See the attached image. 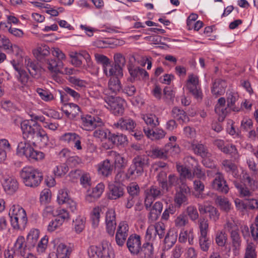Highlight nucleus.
Listing matches in <instances>:
<instances>
[{"label": "nucleus", "instance_id": "1", "mask_svg": "<svg viewBox=\"0 0 258 258\" xmlns=\"http://www.w3.org/2000/svg\"><path fill=\"white\" fill-rule=\"evenodd\" d=\"M20 176L27 186L35 187L38 186L43 179L42 173L32 166H26L21 170Z\"/></svg>", "mask_w": 258, "mask_h": 258}, {"label": "nucleus", "instance_id": "2", "mask_svg": "<svg viewBox=\"0 0 258 258\" xmlns=\"http://www.w3.org/2000/svg\"><path fill=\"white\" fill-rule=\"evenodd\" d=\"M17 153L21 156H25L31 162L41 161L45 157L43 152L35 150L30 143L27 142H21L18 144Z\"/></svg>", "mask_w": 258, "mask_h": 258}, {"label": "nucleus", "instance_id": "3", "mask_svg": "<svg viewBox=\"0 0 258 258\" xmlns=\"http://www.w3.org/2000/svg\"><path fill=\"white\" fill-rule=\"evenodd\" d=\"M149 165V159L145 155H140L135 157L132 161L126 172V176L132 179H135L141 176L144 169Z\"/></svg>", "mask_w": 258, "mask_h": 258}, {"label": "nucleus", "instance_id": "4", "mask_svg": "<svg viewBox=\"0 0 258 258\" xmlns=\"http://www.w3.org/2000/svg\"><path fill=\"white\" fill-rule=\"evenodd\" d=\"M165 231V225L162 222H157L154 225H151L146 230L145 241L158 245L160 240L164 237Z\"/></svg>", "mask_w": 258, "mask_h": 258}, {"label": "nucleus", "instance_id": "5", "mask_svg": "<svg viewBox=\"0 0 258 258\" xmlns=\"http://www.w3.org/2000/svg\"><path fill=\"white\" fill-rule=\"evenodd\" d=\"M105 106L115 115H121L124 110L125 100L119 97L107 96L104 98Z\"/></svg>", "mask_w": 258, "mask_h": 258}, {"label": "nucleus", "instance_id": "6", "mask_svg": "<svg viewBox=\"0 0 258 258\" xmlns=\"http://www.w3.org/2000/svg\"><path fill=\"white\" fill-rule=\"evenodd\" d=\"M82 128L86 131H92L97 126L103 124L101 118L96 116L85 115L81 117Z\"/></svg>", "mask_w": 258, "mask_h": 258}, {"label": "nucleus", "instance_id": "7", "mask_svg": "<svg viewBox=\"0 0 258 258\" xmlns=\"http://www.w3.org/2000/svg\"><path fill=\"white\" fill-rule=\"evenodd\" d=\"M129 226L125 221L120 222L116 229L115 234V242L119 246H122L125 244L126 238L128 235Z\"/></svg>", "mask_w": 258, "mask_h": 258}, {"label": "nucleus", "instance_id": "8", "mask_svg": "<svg viewBox=\"0 0 258 258\" xmlns=\"http://www.w3.org/2000/svg\"><path fill=\"white\" fill-rule=\"evenodd\" d=\"M136 125V121L133 119L128 117H124L120 118L117 122H115L113 127L122 131L134 133V129Z\"/></svg>", "mask_w": 258, "mask_h": 258}, {"label": "nucleus", "instance_id": "9", "mask_svg": "<svg viewBox=\"0 0 258 258\" xmlns=\"http://www.w3.org/2000/svg\"><path fill=\"white\" fill-rule=\"evenodd\" d=\"M105 225L107 233L111 236H113L116 227V215L114 210L110 209L106 212Z\"/></svg>", "mask_w": 258, "mask_h": 258}, {"label": "nucleus", "instance_id": "10", "mask_svg": "<svg viewBox=\"0 0 258 258\" xmlns=\"http://www.w3.org/2000/svg\"><path fill=\"white\" fill-rule=\"evenodd\" d=\"M126 246L132 254H138L141 250L140 236L136 234L131 235L127 240Z\"/></svg>", "mask_w": 258, "mask_h": 258}, {"label": "nucleus", "instance_id": "11", "mask_svg": "<svg viewBox=\"0 0 258 258\" xmlns=\"http://www.w3.org/2000/svg\"><path fill=\"white\" fill-rule=\"evenodd\" d=\"M39 126L37 122L32 123L30 121L26 120L21 123V128L24 136L33 139Z\"/></svg>", "mask_w": 258, "mask_h": 258}, {"label": "nucleus", "instance_id": "12", "mask_svg": "<svg viewBox=\"0 0 258 258\" xmlns=\"http://www.w3.org/2000/svg\"><path fill=\"white\" fill-rule=\"evenodd\" d=\"M128 70L130 75L128 80L131 82H134L136 80H146L149 78L148 72L143 68L130 67Z\"/></svg>", "mask_w": 258, "mask_h": 258}, {"label": "nucleus", "instance_id": "13", "mask_svg": "<svg viewBox=\"0 0 258 258\" xmlns=\"http://www.w3.org/2000/svg\"><path fill=\"white\" fill-rule=\"evenodd\" d=\"M104 184L100 182L91 189L87 191L85 200L88 203H92L99 198L104 190Z\"/></svg>", "mask_w": 258, "mask_h": 258}, {"label": "nucleus", "instance_id": "14", "mask_svg": "<svg viewBox=\"0 0 258 258\" xmlns=\"http://www.w3.org/2000/svg\"><path fill=\"white\" fill-rule=\"evenodd\" d=\"M211 186L213 189L223 194H227L229 188L223 174H219L212 181Z\"/></svg>", "mask_w": 258, "mask_h": 258}, {"label": "nucleus", "instance_id": "15", "mask_svg": "<svg viewBox=\"0 0 258 258\" xmlns=\"http://www.w3.org/2000/svg\"><path fill=\"white\" fill-rule=\"evenodd\" d=\"M61 140L68 144H74V147L78 150L82 149L81 146V137L75 133H67L60 137Z\"/></svg>", "mask_w": 258, "mask_h": 258}, {"label": "nucleus", "instance_id": "16", "mask_svg": "<svg viewBox=\"0 0 258 258\" xmlns=\"http://www.w3.org/2000/svg\"><path fill=\"white\" fill-rule=\"evenodd\" d=\"M9 216L10 218H17L18 217L22 223L23 221H26L27 222L26 213L24 209L19 205H13L10 207L9 212Z\"/></svg>", "mask_w": 258, "mask_h": 258}, {"label": "nucleus", "instance_id": "17", "mask_svg": "<svg viewBox=\"0 0 258 258\" xmlns=\"http://www.w3.org/2000/svg\"><path fill=\"white\" fill-rule=\"evenodd\" d=\"M199 211L201 214H209L210 220L216 222L219 218L220 214L218 210L212 206H206L201 204H198Z\"/></svg>", "mask_w": 258, "mask_h": 258}, {"label": "nucleus", "instance_id": "18", "mask_svg": "<svg viewBox=\"0 0 258 258\" xmlns=\"http://www.w3.org/2000/svg\"><path fill=\"white\" fill-rule=\"evenodd\" d=\"M226 95L227 108L234 112L239 111L240 108L236 106V102L239 98L238 93L235 91L228 90Z\"/></svg>", "mask_w": 258, "mask_h": 258}, {"label": "nucleus", "instance_id": "19", "mask_svg": "<svg viewBox=\"0 0 258 258\" xmlns=\"http://www.w3.org/2000/svg\"><path fill=\"white\" fill-rule=\"evenodd\" d=\"M141 118L147 125L146 128H154L159 125L158 117L152 113H142L141 115Z\"/></svg>", "mask_w": 258, "mask_h": 258}, {"label": "nucleus", "instance_id": "20", "mask_svg": "<svg viewBox=\"0 0 258 258\" xmlns=\"http://www.w3.org/2000/svg\"><path fill=\"white\" fill-rule=\"evenodd\" d=\"M227 84L226 82L221 79L215 80L211 89L212 93L216 97L224 94Z\"/></svg>", "mask_w": 258, "mask_h": 258}, {"label": "nucleus", "instance_id": "21", "mask_svg": "<svg viewBox=\"0 0 258 258\" xmlns=\"http://www.w3.org/2000/svg\"><path fill=\"white\" fill-rule=\"evenodd\" d=\"M3 186L8 194H12L17 190L18 183L15 178L8 176L4 178Z\"/></svg>", "mask_w": 258, "mask_h": 258}, {"label": "nucleus", "instance_id": "22", "mask_svg": "<svg viewBox=\"0 0 258 258\" xmlns=\"http://www.w3.org/2000/svg\"><path fill=\"white\" fill-rule=\"evenodd\" d=\"M62 110L68 117H75L80 112V107L76 104L64 103Z\"/></svg>", "mask_w": 258, "mask_h": 258}, {"label": "nucleus", "instance_id": "23", "mask_svg": "<svg viewBox=\"0 0 258 258\" xmlns=\"http://www.w3.org/2000/svg\"><path fill=\"white\" fill-rule=\"evenodd\" d=\"M108 198L110 200H116L122 197L124 194L123 188L118 184H109Z\"/></svg>", "mask_w": 258, "mask_h": 258}, {"label": "nucleus", "instance_id": "24", "mask_svg": "<svg viewBox=\"0 0 258 258\" xmlns=\"http://www.w3.org/2000/svg\"><path fill=\"white\" fill-rule=\"evenodd\" d=\"M164 236V249L168 250L176 243L177 238V233L174 230L170 229Z\"/></svg>", "mask_w": 258, "mask_h": 258}, {"label": "nucleus", "instance_id": "25", "mask_svg": "<svg viewBox=\"0 0 258 258\" xmlns=\"http://www.w3.org/2000/svg\"><path fill=\"white\" fill-rule=\"evenodd\" d=\"M113 170V166L109 160L106 159L101 162L98 165L99 174L107 177L111 175Z\"/></svg>", "mask_w": 258, "mask_h": 258}, {"label": "nucleus", "instance_id": "26", "mask_svg": "<svg viewBox=\"0 0 258 258\" xmlns=\"http://www.w3.org/2000/svg\"><path fill=\"white\" fill-rule=\"evenodd\" d=\"M105 249L102 246H90L88 250L89 258H105Z\"/></svg>", "mask_w": 258, "mask_h": 258}, {"label": "nucleus", "instance_id": "27", "mask_svg": "<svg viewBox=\"0 0 258 258\" xmlns=\"http://www.w3.org/2000/svg\"><path fill=\"white\" fill-rule=\"evenodd\" d=\"M27 246L25 237L23 236L20 235L18 237L15 242L13 248L16 252L20 253L21 256H24L26 253Z\"/></svg>", "mask_w": 258, "mask_h": 258}, {"label": "nucleus", "instance_id": "28", "mask_svg": "<svg viewBox=\"0 0 258 258\" xmlns=\"http://www.w3.org/2000/svg\"><path fill=\"white\" fill-rule=\"evenodd\" d=\"M144 128V132L145 135L152 140H159L163 138L165 136V132L162 129L156 128Z\"/></svg>", "mask_w": 258, "mask_h": 258}, {"label": "nucleus", "instance_id": "29", "mask_svg": "<svg viewBox=\"0 0 258 258\" xmlns=\"http://www.w3.org/2000/svg\"><path fill=\"white\" fill-rule=\"evenodd\" d=\"M163 209V204L160 202H156L150 209L149 218L152 221H155L158 219Z\"/></svg>", "mask_w": 258, "mask_h": 258}, {"label": "nucleus", "instance_id": "30", "mask_svg": "<svg viewBox=\"0 0 258 258\" xmlns=\"http://www.w3.org/2000/svg\"><path fill=\"white\" fill-rule=\"evenodd\" d=\"M172 116L179 122H185L188 121V117L186 112L178 107H174L171 111Z\"/></svg>", "mask_w": 258, "mask_h": 258}, {"label": "nucleus", "instance_id": "31", "mask_svg": "<svg viewBox=\"0 0 258 258\" xmlns=\"http://www.w3.org/2000/svg\"><path fill=\"white\" fill-rule=\"evenodd\" d=\"M121 85L119 79L117 77H111L108 83V89L105 91H110V93L117 94L120 91Z\"/></svg>", "mask_w": 258, "mask_h": 258}, {"label": "nucleus", "instance_id": "32", "mask_svg": "<svg viewBox=\"0 0 258 258\" xmlns=\"http://www.w3.org/2000/svg\"><path fill=\"white\" fill-rule=\"evenodd\" d=\"M230 238L231 241L233 251L234 252L239 251L242 243V239L240 235L239 231L230 234Z\"/></svg>", "mask_w": 258, "mask_h": 258}, {"label": "nucleus", "instance_id": "33", "mask_svg": "<svg viewBox=\"0 0 258 258\" xmlns=\"http://www.w3.org/2000/svg\"><path fill=\"white\" fill-rule=\"evenodd\" d=\"M194 235L193 230H182L180 232L178 241L180 243H185L188 240L189 245L194 244Z\"/></svg>", "mask_w": 258, "mask_h": 258}, {"label": "nucleus", "instance_id": "34", "mask_svg": "<svg viewBox=\"0 0 258 258\" xmlns=\"http://www.w3.org/2000/svg\"><path fill=\"white\" fill-rule=\"evenodd\" d=\"M33 54L38 60L42 61L45 56L49 55V47L47 45H42L33 50Z\"/></svg>", "mask_w": 258, "mask_h": 258}, {"label": "nucleus", "instance_id": "35", "mask_svg": "<svg viewBox=\"0 0 258 258\" xmlns=\"http://www.w3.org/2000/svg\"><path fill=\"white\" fill-rule=\"evenodd\" d=\"M33 140L39 141L43 146L47 145L49 142V138L47 133L40 125L38 127Z\"/></svg>", "mask_w": 258, "mask_h": 258}, {"label": "nucleus", "instance_id": "36", "mask_svg": "<svg viewBox=\"0 0 258 258\" xmlns=\"http://www.w3.org/2000/svg\"><path fill=\"white\" fill-rule=\"evenodd\" d=\"M222 165L227 173H231L234 177H238V170L236 165L231 160L225 159L222 161Z\"/></svg>", "mask_w": 258, "mask_h": 258}, {"label": "nucleus", "instance_id": "37", "mask_svg": "<svg viewBox=\"0 0 258 258\" xmlns=\"http://www.w3.org/2000/svg\"><path fill=\"white\" fill-rule=\"evenodd\" d=\"M234 184L240 197L248 198L252 196L253 190L249 189L245 184L236 181L234 182Z\"/></svg>", "mask_w": 258, "mask_h": 258}, {"label": "nucleus", "instance_id": "38", "mask_svg": "<svg viewBox=\"0 0 258 258\" xmlns=\"http://www.w3.org/2000/svg\"><path fill=\"white\" fill-rule=\"evenodd\" d=\"M164 190L163 188L161 189L156 185H152L145 191V194L156 200L160 198L163 195Z\"/></svg>", "mask_w": 258, "mask_h": 258}, {"label": "nucleus", "instance_id": "39", "mask_svg": "<svg viewBox=\"0 0 258 258\" xmlns=\"http://www.w3.org/2000/svg\"><path fill=\"white\" fill-rule=\"evenodd\" d=\"M103 71L107 76H113L112 77L119 78L123 75L122 69L114 64L110 66L108 71L106 67H104Z\"/></svg>", "mask_w": 258, "mask_h": 258}, {"label": "nucleus", "instance_id": "40", "mask_svg": "<svg viewBox=\"0 0 258 258\" xmlns=\"http://www.w3.org/2000/svg\"><path fill=\"white\" fill-rule=\"evenodd\" d=\"M216 203L219 206L221 210L228 212L231 209V204L228 199L224 197L218 196L215 200Z\"/></svg>", "mask_w": 258, "mask_h": 258}, {"label": "nucleus", "instance_id": "41", "mask_svg": "<svg viewBox=\"0 0 258 258\" xmlns=\"http://www.w3.org/2000/svg\"><path fill=\"white\" fill-rule=\"evenodd\" d=\"M223 228L226 232L229 233L230 234L239 231V227L237 223L233 218L226 220L223 225Z\"/></svg>", "mask_w": 258, "mask_h": 258}, {"label": "nucleus", "instance_id": "42", "mask_svg": "<svg viewBox=\"0 0 258 258\" xmlns=\"http://www.w3.org/2000/svg\"><path fill=\"white\" fill-rule=\"evenodd\" d=\"M25 64L30 73L33 77H35L39 71V68L37 63L28 57H26Z\"/></svg>", "mask_w": 258, "mask_h": 258}, {"label": "nucleus", "instance_id": "43", "mask_svg": "<svg viewBox=\"0 0 258 258\" xmlns=\"http://www.w3.org/2000/svg\"><path fill=\"white\" fill-rule=\"evenodd\" d=\"M192 147L194 153L201 156L203 158L208 157L210 155L208 152L207 148L203 144H194Z\"/></svg>", "mask_w": 258, "mask_h": 258}, {"label": "nucleus", "instance_id": "44", "mask_svg": "<svg viewBox=\"0 0 258 258\" xmlns=\"http://www.w3.org/2000/svg\"><path fill=\"white\" fill-rule=\"evenodd\" d=\"M15 76L18 82L21 84V88H23L29 85L30 78L25 70L19 71L18 73L15 74Z\"/></svg>", "mask_w": 258, "mask_h": 258}, {"label": "nucleus", "instance_id": "45", "mask_svg": "<svg viewBox=\"0 0 258 258\" xmlns=\"http://www.w3.org/2000/svg\"><path fill=\"white\" fill-rule=\"evenodd\" d=\"M45 63L47 65V68L51 72L60 73L59 67L62 66V62L56 61L54 59H44Z\"/></svg>", "mask_w": 258, "mask_h": 258}, {"label": "nucleus", "instance_id": "46", "mask_svg": "<svg viewBox=\"0 0 258 258\" xmlns=\"http://www.w3.org/2000/svg\"><path fill=\"white\" fill-rule=\"evenodd\" d=\"M108 139L113 144L117 145H124L127 142V137L122 134H111Z\"/></svg>", "mask_w": 258, "mask_h": 258}, {"label": "nucleus", "instance_id": "47", "mask_svg": "<svg viewBox=\"0 0 258 258\" xmlns=\"http://www.w3.org/2000/svg\"><path fill=\"white\" fill-rule=\"evenodd\" d=\"M186 88L196 99L198 101L202 100L203 94L199 85H186Z\"/></svg>", "mask_w": 258, "mask_h": 258}, {"label": "nucleus", "instance_id": "48", "mask_svg": "<svg viewBox=\"0 0 258 258\" xmlns=\"http://www.w3.org/2000/svg\"><path fill=\"white\" fill-rule=\"evenodd\" d=\"M243 258H257L256 246L253 243H247Z\"/></svg>", "mask_w": 258, "mask_h": 258}, {"label": "nucleus", "instance_id": "49", "mask_svg": "<svg viewBox=\"0 0 258 258\" xmlns=\"http://www.w3.org/2000/svg\"><path fill=\"white\" fill-rule=\"evenodd\" d=\"M193 187L196 191L195 197L197 198L203 199V192L205 190V184L200 179H196L193 183Z\"/></svg>", "mask_w": 258, "mask_h": 258}, {"label": "nucleus", "instance_id": "50", "mask_svg": "<svg viewBox=\"0 0 258 258\" xmlns=\"http://www.w3.org/2000/svg\"><path fill=\"white\" fill-rule=\"evenodd\" d=\"M55 219L60 223L61 225L66 221H68L70 219V215L68 212L64 209H57L55 210Z\"/></svg>", "mask_w": 258, "mask_h": 258}, {"label": "nucleus", "instance_id": "51", "mask_svg": "<svg viewBox=\"0 0 258 258\" xmlns=\"http://www.w3.org/2000/svg\"><path fill=\"white\" fill-rule=\"evenodd\" d=\"M223 153L229 155L234 160L239 159V154L238 150L234 145L227 144L225 149L223 150Z\"/></svg>", "mask_w": 258, "mask_h": 258}, {"label": "nucleus", "instance_id": "52", "mask_svg": "<svg viewBox=\"0 0 258 258\" xmlns=\"http://www.w3.org/2000/svg\"><path fill=\"white\" fill-rule=\"evenodd\" d=\"M227 241V235L225 232L218 230L215 233L216 243L220 247H223Z\"/></svg>", "mask_w": 258, "mask_h": 258}, {"label": "nucleus", "instance_id": "53", "mask_svg": "<svg viewBox=\"0 0 258 258\" xmlns=\"http://www.w3.org/2000/svg\"><path fill=\"white\" fill-rule=\"evenodd\" d=\"M166 178L167 173L163 170H161L157 175V179L161 187L163 190L168 191V185Z\"/></svg>", "mask_w": 258, "mask_h": 258}, {"label": "nucleus", "instance_id": "54", "mask_svg": "<svg viewBox=\"0 0 258 258\" xmlns=\"http://www.w3.org/2000/svg\"><path fill=\"white\" fill-rule=\"evenodd\" d=\"M176 168L182 177L189 180H192L194 178V175L192 174V172L186 166L177 165Z\"/></svg>", "mask_w": 258, "mask_h": 258}, {"label": "nucleus", "instance_id": "55", "mask_svg": "<svg viewBox=\"0 0 258 258\" xmlns=\"http://www.w3.org/2000/svg\"><path fill=\"white\" fill-rule=\"evenodd\" d=\"M199 242L201 249L204 252L209 250L211 245L210 238L207 235H200L199 237Z\"/></svg>", "mask_w": 258, "mask_h": 258}, {"label": "nucleus", "instance_id": "56", "mask_svg": "<svg viewBox=\"0 0 258 258\" xmlns=\"http://www.w3.org/2000/svg\"><path fill=\"white\" fill-rule=\"evenodd\" d=\"M101 209L99 207L95 208L91 214V221L92 226L95 228L98 227L100 222Z\"/></svg>", "mask_w": 258, "mask_h": 258}, {"label": "nucleus", "instance_id": "57", "mask_svg": "<svg viewBox=\"0 0 258 258\" xmlns=\"http://www.w3.org/2000/svg\"><path fill=\"white\" fill-rule=\"evenodd\" d=\"M39 237V231L37 229L31 230L27 235V239L28 245L33 247L37 243Z\"/></svg>", "mask_w": 258, "mask_h": 258}, {"label": "nucleus", "instance_id": "58", "mask_svg": "<svg viewBox=\"0 0 258 258\" xmlns=\"http://www.w3.org/2000/svg\"><path fill=\"white\" fill-rule=\"evenodd\" d=\"M70 251L69 248L63 243H60L57 247L56 253L57 258H69Z\"/></svg>", "mask_w": 258, "mask_h": 258}, {"label": "nucleus", "instance_id": "59", "mask_svg": "<svg viewBox=\"0 0 258 258\" xmlns=\"http://www.w3.org/2000/svg\"><path fill=\"white\" fill-rule=\"evenodd\" d=\"M67 79L69 82L76 87L77 89L85 88L88 85L86 81L81 80L76 77L69 76Z\"/></svg>", "mask_w": 258, "mask_h": 258}, {"label": "nucleus", "instance_id": "60", "mask_svg": "<svg viewBox=\"0 0 258 258\" xmlns=\"http://www.w3.org/2000/svg\"><path fill=\"white\" fill-rule=\"evenodd\" d=\"M110 136V133L106 129L98 128L93 132V136L101 141L106 139Z\"/></svg>", "mask_w": 258, "mask_h": 258}, {"label": "nucleus", "instance_id": "61", "mask_svg": "<svg viewBox=\"0 0 258 258\" xmlns=\"http://www.w3.org/2000/svg\"><path fill=\"white\" fill-rule=\"evenodd\" d=\"M73 222L75 231L78 233L81 232L85 228V218L82 216H78Z\"/></svg>", "mask_w": 258, "mask_h": 258}, {"label": "nucleus", "instance_id": "62", "mask_svg": "<svg viewBox=\"0 0 258 258\" xmlns=\"http://www.w3.org/2000/svg\"><path fill=\"white\" fill-rule=\"evenodd\" d=\"M174 202L176 206L179 208L182 204H187L188 203L187 196L177 191L174 197Z\"/></svg>", "mask_w": 258, "mask_h": 258}, {"label": "nucleus", "instance_id": "63", "mask_svg": "<svg viewBox=\"0 0 258 258\" xmlns=\"http://www.w3.org/2000/svg\"><path fill=\"white\" fill-rule=\"evenodd\" d=\"M156 245L149 243L145 241V243L143 244L142 247H141V250H142L145 256L148 257H151L154 253V247Z\"/></svg>", "mask_w": 258, "mask_h": 258}, {"label": "nucleus", "instance_id": "64", "mask_svg": "<svg viewBox=\"0 0 258 258\" xmlns=\"http://www.w3.org/2000/svg\"><path fill=\"white\" fill-rule=\"evenodd\" d=\"M36 92L38 94L41 99L45 101H49L54 99L53 95L49 91L38 88Z\"/></svg>", "mask_w": 258, "mask_h": 258}]
</instances>
